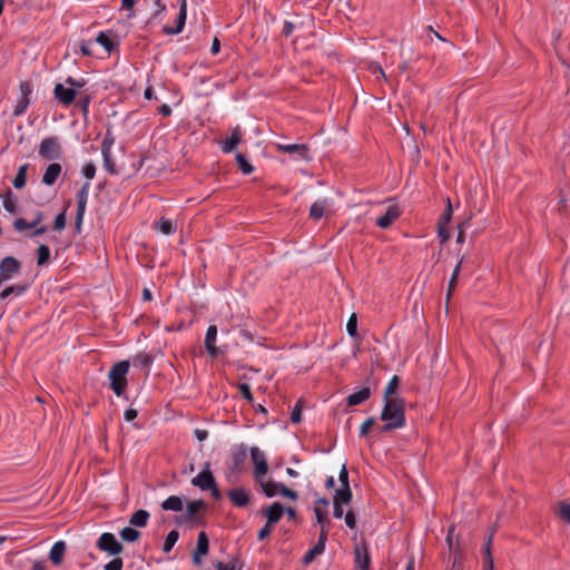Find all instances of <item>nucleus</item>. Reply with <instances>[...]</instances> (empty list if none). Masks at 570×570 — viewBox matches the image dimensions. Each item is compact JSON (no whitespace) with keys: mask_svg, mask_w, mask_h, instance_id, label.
Listing matches in <instances>:
<instances>
[{"mask_svg":"<svg viewBox=\"0 0 570 570\" xmlns=\"http://www.w3.org/2000/svg\"><path fill=\"white\" fill-rule=\"evenodd\" d=\"M462 561H463V551L458 548L454 551L451 570H462Z\"/></svg>","mask_w":570,"mask_h":570,"instance_id":"13d9d810","label":"nucleus"},{"mask_svg":"<svg viewBox=\"0 0 570 570\" xmlns=\"http://www.w3.org/2000/svg\"><path fill=\"white\" fill-rule=\"evenodd\" d=\"M3 207L7 212L14 214L17 212V205L13 200V194L9 189L3 199Z\"/></svg>","mask_w":570,"mask_h":570,"instance_id":"09e8293b","label":"nucleus"},{"mask_svg":"<svg viewBox=\"0 0 570 570\" xmlns=\"http://www.w3.org/2000/svg\"><path fill=\"white\" fill-rule=\"evenodd\" d=\"M355 567L358 570H370L371 557L368 553L367 542L362 538L360 544L354 547Z\"/></svg>","mask_w":570,"mask_h":570,"instance_id":"9d476101","label":"nucleus"},{"mask_svg":"<svg viewBox=\"0 0 570 570\" xmlns=\"http://www.w3.org/2000/svg\"><path fill=\"white\" fill-rule=\"evenodd\" d=\"M258 482L261 483L263 493L267 498L275 497L279 492V489H281V485H282L281 482H275V481L264 482L263 479H261V481H258Z\"/></svg>","mask_w":570,"mask_h":570,"instance_id":"7c9ffc66","label":"nucleus"},{"mask_svg":"<svg viewBox=\"0 0 570 570\" xmlns=\"http://www.w3.org/2000/svg\"><path fill=\"white\" fill-rule=\"evenodd\" d=\"M178 539L179 532L177 530L169 531L163 544V551L166 553L171 551Z\"/></svg>","mask_w":570,"mask_h":570,"instance_id":"a19ab883","label":"nucleus"},{"mask_svg":"<svg viewBox=\"0 0 570 570\" xmlns=\"http://www.w3.org/2000/svg\"><path fill=\"white\" fill-rule=\"evenodd\" d=\"M66 210H67V207L56 216V218L53 220V229L55 230L60 232V230L65 229L66 224H67Z\"/></svg>","mask_w":570,"mask_h":570,"instance_id":"603ef678","label":"nucleus"},{"mask_svg":"<svg viewBox=\"0 0 570 570\" xmlns=\"http://www.w3.org/2000/svg\"><path fill=\"white\" fill-rule=\"evenodd\" d=\"M53 96L65 107H69L76 101L77 91L69 86L66 88L62 83L58 82L53 89Z\"/></svg>","mask_w":570,"mask_h":570,"instance_id":"9b49d317","label":"nucleus"},{"mask_svg":"<svg viewBox=\"0 0 570 570\" xmlns=\"http://www.w3.org/2000/svg\"><path fill=\"white\" fill-rule=\"evenodd\" d=\"M94 42L99 43L101 47H104L108 53L114 51V49L116 47L114 40L109 37V35L107 32H104V31L98 33V36Z\"/></svg>","mask_w":570,"mask_h":570,"instance_id":"f704fd0d","label":"nucleus"},{"mask_svg":"<svg viewBox=\"0 0 570 570\" xmlns=\"http://www.w3.org/2000/svg\"><path fill=\"white\" fill-rule=\"evenodd\" d=\"M96 166L95 164L92 163H89V164H86L83 167H82V175L88 179H92L96 175Z\"/></svg>","mask_w":570,"mask_h":570,"instance_id":"69168bd1","label":"nucleus"},{"mask_svg":"<svg viewBox=\"0 0 570 570\" xmlns=\"http://www.w3.org/2000/svg\"><path fill=\"white\" fill-rule=\"evenodd\" d=\"M115 144V137L110 129H107L104 140L101 142V154L111 153V147Z\"/></svg>","mask_w":570,"mask_h":570,"instance_id":"c03bdc74","label":"nucleus"},{"mask_svg":"<svg viewBox=\"0 0 570 570\" xmlns=\"http://www.w3.org/2000/svg\"><path fill=\"white\" fill-rule=\"evenodd\" d=\"M122 564H124L122 559L115 558L111 561H109L108 563H106L104 569L105 570H122Z\"/></svg>","mask_w":570,"mask_h":570,"instance_id":"338daca9","label":"nucleus"},{"mask_svg":"<svg viewBox=\"0 0 570 570\" xmlns=\"http://www.w3.org/2000/svg\"><path fill=\"white\" fill-rule=\"evenodd\" d=\"M371 389L367 386L362 387L361 390L350 394L346 399L347 406H356L364 402H366L371 397Z\"/></svg>","mask_w":570,"mask_h":570,"instance_id":"6ab92c4d","label":"nucleus"},{"mask_svg":"<svg viewBox=\"0 0 570 570\" xmlns=\"http://www.w3.org/2000/svg\"><path fill=\"white\" fill-rule=\"evenodd\" d=\"M338 481L341 482V488L350 487L348 471L346 469V464L345 463L342 465V469L340 471Z\"/></svg>","mask_w":570,"mask_h":570,"instance_id":"0e129e2a","label":"nucleus"},{"mask_svg":"<svg viewBox=\"0 0 570 570\" xmlns=\"http://www.w3.org/2000/svg\"><path fill=\"white\" fill-rule=\"evenodd\" d=\"M314 513L321 528H331V520L327 518V510L321 507H314Z\"/></svg>","mask_w":570,"mask_h":570,"instance_id":"58836bf2","label":"nucleus"},{"mask_svg":"<svg viewBox=\"0 0 570 570\" xmlns=\"http://www.w3.org/2000/svg\"><path fill=\"white\" fill-rule=\"evenodd\" d=\"M187 18V2L186 0H181L179 4V12L177 19L175 21V26H164L163 32L165 35H178L183 31Z\"/></svg>","mask_w":570,"mask_h":570,"instance_id":"4468645a","label":"nucleus"},{"mask_svg":"<svg viewBox=\"0 0 570 570\" xmlns=\"http://www.w3.org/2000/svg\"><path fill=\"white\" fill-rule=\"evenodd\" d=\"M558 517L567 523H570V503L559 502Z\"/></svg>","mask_w":570,"mask_h":570,"instance_id":"de8ad7c7","label":"nucleus"},{"mask_svg":"<svg viewBox=\"0 0 570 570\" xmlns=\"http://www.w3.org/2000/svg\"><path fill=\"white\" fill-rule=\"evenodd\" d=\"M327 205V199L314 202L309 208V217L314 220H320L324 216Z\"/></svg>","mask_w":570,"mask_h":570,"instance_id":"b1692460","label":"nucleus"},{"mask_svg":"<svg viewBox=\"0 0 570 570\" xmlns=\"http://www.w3.org/2000/svg\"><path fill=\"white\" fill-rule=\"evenodd\" d=\"M452 215H453V208H452L451 199H450V197H446V206H445L444 213L442 214V216L440 217L438 223H444L445 225H448L452 219Z\"/></svg>","mask_w":570,"mask_h":570,"instance_id":"3c124183","label":"nucleus"},{"mask_svg":"<svg viewBox=\"0 0 570 570\" xmlns=\"http://www.w3.org/2000/svg\"><path fill=\"white\" fill-rule=\"evenodd\" d=\"M400 385V377L397 375H394L390 382L387 383L384 392V399H391L394 397L393 395L396 393Z\"/></svg>","mask_w":570,"mask_h":570,"instance_id":"37998d69","label":"nucleus"},{"mask_svg":"<svg viewBox=\"0 0 570 570\" xmlns=\"http://www.w3.org/2000/svg\"><path fill=\"white\" fill-rule=\"evenodd\" d=\"M215 476L210 471V463L206 462L204 469L191 479V484L194 487L199 488L202 491H208L209 488H214L215 485Z\"/></svg>","mask_w":570,"mask_h":570,"instance_id":"1a4fd4ad","label":"nucleus"},{"mask_svg":"<svg viewBox=\"0 0 570 570\" xmlns=\"http://www.w3.org/2000/svg\"><path fill=\"white\" fill-rule=\"evenodd\" d=\"M216 570H243L244 562L239 557H233L228 563H224L223 561H217L215 563Z\"/></svg>","mask_w":570,"mask_h":570,"instance_id":"c756f323","label":"nucleus"},{"mask_svg":"<svg viewBox=\"0 0 570 570\" xmlns=\"http://www.w3.org/2000/svg\"><path fill=\"white\" fill-rule=\"evenodd\" d=\"M276 148L278 151L285 153V154H294L297 156V158L303 160H311L312 157L309 156V147L306 144H277Z\"/></svg>","mask_w":570,"mask_h":570,"instance_id":"ddd939ff","label":"nucleus"},{"mask_svg":"<svg viewBox=\"0 0 570 570\" xmlns=\"http://www.w3.org/2000/svg\"><path fill=\"white\" fill-rule=\"evenodd\" d=\"M242 140V129L239 126L233 129L230 137L222 141V150L225 154L232 153Z\"/></svg>","mask_w":570,"mask_h":570,"instance_id":"aec40b11","label":"nucleus"},{"mask_svg":"<svg viewBox=\"0 0 570 570\" xmlns=\"http://www.w3.org/2000/svg\"><path fill=\"white\" fill-rule=\"evenodd\" d=\"M96 546L100 551L108 552L110 556L115 557L119 556L124 551L122 544L110 532L102 533Z\"/></svg>","mask_w":570,"mask_h":570,"instance_id":"39448f33","label":"nucleus"},{"mask_svg":"<svg viewBox=\"0 0 570 570\" xmlns=\"http://www.w3.org/2000/svg\"><path fill=\"white\" fill-rule=\"evenodd\" d=\"M402 212L397 205H391L386 208L384 215L376 219V225L380 228L386 229L401 216Z\"/></svg>","mask_w":570,"mask_h":570,"instance_id":"dca6fc26","label":"nucleus"},{"mask_svg":"<svg viewBox=\"0 0 570 570\" xmlns=\"http://www.w3.org/2000/svg\"><path fill=\"white\" fill-rule=\"evenodd\" d=\"M156 228L164 235H171L176 232V225L171 222V219L166 217H161L156 223Z\"/></svg>","mask_w":570,"mask_h":570,"instance_id":"c9c22d12","label":"nucleus"},{"mask_svg":"<svg viewBox=\"0 0 570 570\" xmlns=\"http://www.w3.org/2000/svg\"><path fill=\"white\" fill-rule=\"evenodd\" d=\"M217 326L209 325L205 335V348L212 358H217L224 353L223 348L216 346Z\"/></svg>","mask_w":570,"mask_h":570,"instance_id":"f8f14e48","label":"nucleus"},{"mask_svg":"<svg viewBox=\"0 0 570 570\" xmlns=\"http://www.w3.org/2000/svg\"><path fill=\"white\" fill-rule=\"evenodd\" d=\"M238 390H239V393L242 394V396L245 400H247L248 402L253 403L254 397H253V393H252L249 384L242 383V384L238 385Z\"/></svg>","mask_w":570,"mask_h":570,"instance_id":"052dcab7","label":"nucleus"},{"mask_svg":"<svg viewBox=\"0 0 570 570\" xmlns=\"http://www.w3.org/2000/svg\"><path fill=\"white\" fill-rule=\"evenodd\" d=\"M194 551L197 552V554H203L204 557L208 554L209 539L205 531H200L198 533L196 548Z\"/></svg>","mask_w":570,"mask_h":570,"instance_id":"cd10ccee","label":"nucleus"},{"mask_svg":"<svg viewBox=\"0 0 570 570\" xmlns=\"http://www.w3.org/2000/svg\"><path fill=\"white\" fill-rule=\"evenodd\" d=\"M353 493L351 487L340 488L336 490L333 501H337L341 504H348L352 501Z\"/></svg>","mask_w":570,"mask_h":570,"instance_id":"72a5a7b5","label":"nucleus"},{"mask_svg":"<svg viewBox=\"0 0 570 570\" xmlns=\"http://www.w3.org/2000/svg\"><path fill=\"white\" fill-rule=\"evenodd\" d=\"M230 502L237 508H245L250 503V493L245 488H234L227 493Z\"/></svg>","mask_w":570,"mask_h":570,"instance_id":"2eb2a0df","label":"nucleus"},{"mask_svg":"<svg viewBox=\"0 0 570 570\" xmlns=\"http://www.w3.org/2000/svg\"><path fill=\"white\" fill-rule=\"evenodd\" d=\"M302 411H303V401L298 400L294 405L291 413V421L294 424H297L302 421Z\"/></svg>","mask_w":570,"mask_h":570,"instance_id":"8fccbe9b","label":"nucleus"},{"mask_svg":"<svg viewBox=\"0 0 570 570\" xmlns=\"http://www.w3.org/2000/svg\"><path fill=\"white\" fill-rule=\"evenodd\" d=\"M453 532H454V527H450L449 531H448V535H446V543L449 546V552H450V556H454V551L459 548H460V544L459 542H454L453 541Z\"/></svg>","mask_w":570,"mask_h":570,"instance_id":"5fc2aeb1","label":"nucleus"},{"mask_svg":"<svg viewBox=\"0 0 570 570\" xmlns=\"http://www.w3.org/2000/svg\"><path fill=\"white\" fill-rule=\"evenodd\" d=\"M129 361H120L112 365L108 377L110 380V389L117 396H121L128 386L127 374L129 371Z\"/></svg>","mask_w":570,"mask_h":570,"instance_id":"f03ea898","label":"nucleus"},{"mask_svg":"<svg viewBox=\"0 0 570 570\" xmlns=\"http://www.w3.org/2000/svg\"><path fill=\"white\" fill-rule=\"evenodd\" d=\"M29 164L21 165L12 180V185L16 189H22L27 184V171Z\"/></svg>","mask_w":570,"mask_h":570,"instance_id":"c85d7f7f","label":"nucleus"},{"mask_svg":"<svg viewBox=\"0 0 570 570\" xmlns=\"http://www.w3.org/2000/svg\"><path fill=\"white\" fill-rule=\"evenodd\" d=\"M39 156L45 160H58L63 155V148L57 136L46 137L38 148Z\"/></svg>","mask_w":570,"mask_h":570,"instance_id":"7ed1b4c3","label":"nucleus"},{"mask_svg":"<svg viewBox=\"0 0 570 570\" xmlns=\"http://www.w3.org/2000/svg\"><path fill=\"white\" fill-rule=\"evenodd\" d=\"M438 236L440 238L441 244H444L450 239V232L448 225H445L444 223H438Z\"/></svg>","mask_w":570,"mask_h":570,"instance_id":"4d7b16f0","label":"nucleus"},{"mask_svg":"<svg viewBox=\"0 0 570 570\" xmlns=\"http://www.w3.org/2000/svg\"><path fill=\"white\" fill-rule=\"evenodd\" d=\"M250 459L254 464V479L261 481L268 472L265 454L257 446H253L250 448Z\"/></svg>","mask_w":570,"mask_h":570,"instance_id":"423d86ee","label":"nucleus"},{"mask_svg":"<svg viewBox=\"0 0 570 570\" xmlns=\"http://www.w3.org/2000/svg\"><path fill=\"white\" fill-rule=\"evenodd\" d=\"M384 402L381 420L384 422H393L403 428L406 423L404 400L402 397H391L384 399Z\"/></svg>","mask_w":570,"mask_h":570,"instance_id":"f257e3e1","label":"nucleus"},{"mask_svg":"<svg viewBox=\"0 0 570 570\" xmlns=\"http://www.w3.org/2000/svg\"><path fill=\"white\" fill-rule=\"evenodd\" d=\"M13 227H14V229H17L19 232H23V230L36 227V223L28 222L27 219L20 217L13 222Z\"/></svg>","mask_w":570,"mask_h":570,"instance_id":"864d4df0","label":"nucleus"},{"mask_svg":"<svg viewBox=\"0 0 570 570\" xmlns=\"http://www.w3.org/2000/svg\"><path fill=\"white\" fill-rule=\"evenodd\" d=\"M492 539L493 531L487 538L484 548H483V566L482 570H494L493 557H492Z\"/></svg>","mask_w":570,"mask_h":570,"instance_id":"412c9836","label":"nucleus"},{"mask_svg":"<svg viewBox=\"0 0 570 570\" xmlns=\"http://www.w3.org/2000/svg\"><path fill=\"white\" fill-rule=\"evenodd\" d=\"M30 105V98L20 96L17 100V104L13 109V116L19 117L22 116Z\"/></svg>","mask_w":570,"mask_h":570,"instance_id":"79ce46f5","label":"nucleus"},{"mask_svg":"<svg viewBox=\"0 0 570 570\" xmlns=\"http://www.w3.org/2000/svg\"><path fill=\"white\" fill-rule=\"evenodd\" d=\"M161 509L165 511L180 512L184 509L183 499L178 495H170L161 502Z\"/></svg>","mask_w":570,"mask_h":570,"instance_id":"5701e85b","label":"nucleus"},{"mask_svg":"<svg viewBox=\"0 0 570 570\" xmlns=\"http://www.w3.org/2000/svg\"><path fill=\"white\" fill-rule=\"evenodd\" d=\"M21 262L13 256H7L0 262V279L4 283L21 271Z\"/></svg>","mask_w":570,"mask_h":570,"instance_id":"0eeeda50","label":"nucleus"},{"mask_svg":"<svg viewBox=\"0 0 570 570\" xmlns=\"http://www.w3.org/2000/svg\"><path fill=\"white\" fill-rule=\"evenodd\" d=\"M154 357L147 353H138L132 358V364L136 367H141L148 370L153 364Z\"/></svg>","mask_w":570,"mask_h":570,"instance_id":"473e14b6","label":"nucleus"},{"mask_svg":"<svg viewBox=\"0 0 570 570\" xmlns=\"http://www.w3.org/2000/svg\"><path fill=\"white\" fill-rule=\"evenodd\" d=\"M28 288L27 284H16L6 287L2 292H0V299H7L11 294L22 295Z\"/></svg>","mask_w":570,"mask_h":570,"instance_id":"2f4dec72","label":"nucleus"},{"mask_svg":"<svg viewBox=\"0 0 570 570\" xmlns=\"http://www.w3.org/2000/svg\"><path fill=\"white\" fill-rule=\"evenodd\" d=\"M104 158V168L110 175H118V170L116 168V164L111 157V153L101 154Z\"/></svg>","mask_w":570,"mask_h":570,"instance_id":"a18cd8bd","label":"nucleus"},{"mask_svg":"<svg viewBox=\"0 0 570 570\" xmlns=\"http://www.w3.org/2000/svg\"><path fill=\"white\" fill-rule=\"evenodd\" d=\"M262 514L266 518V522L274 527L282 519L284 507L281 502H273L266 509L262 510Z\"/></svg>","mask_w":570,"mask_h":570,"instance_id":"f3484780","label":"nucleus"},{"mask_svg":"<svg viewBox=\"0 0 570 570\" xmlns=\"http://www.w3.org/2000/svg\"><path fill=\"white\" fill-rule=\"evenodd\" d=\"M91 98L89 96H82L77 101H75L76 107H78L85 116L89 112V105Z\"/></svg>","mask_w":570,"mask_h":570,"instance_id":"6e6d98bb","label":"nucleus"},{"mask_svg":"<svg viewBox=\"0 0 570 570\" xmlns=\"http://www.w3.org/2000/svg\"><path fill=\"white\" fill-rule=\"evenodd\" d=\"M36 258H37V265L38 266H46L50 263L51 258V252L49 246L45 244H40L39 247L36 249Z\"/></svg>","mask_w":570,"mask_h":570,"instance_id":"a878e982","label":"nucleus"},{"mask_svg":"<svg viewBox=\"0 0 570 570\" xmlns=\"http://www.w3.org/2000/svg\"><path fill=\"white\" fill-rule=\"evenodd\" d=\"M62 171V167L59 163H51L46 168L45 174L42 175V184L47 186H52L56 184L57 179L59 178L60 174Z\"/></svg>","mask_w":570,"mask_h":570,"instance_id":"a211bd4d","label":"nucleus"},{"mask_svg":"<svg viewBox=\"0 0 570 570\" xmlns=\"http://www.w3.org/2000/svg\"><path fill=\"white\" fill-rule=\"evenodd\" d=\"M94 45H95V42L91 40H81L79 48H80V52L82 53V56H92L94 55V51H92Z\"/></svg>","mask_w":570,"mask_h":570,"instance_id":"bf43d9fd","label":"nucleus"},{"mask_svg":"<svg viewBox=\"0 0 570 570\" xmlns=\"http://www.w3.org/2000/svg\"><path fill=\"white\" fill-rule=\"evenodd\" d=\"M232 465L229 470L232 473H240L244 471V465L247 459V446L245 444H237L232 446Z\"/></svg>","mask_w":570,"mask_h":570,"instance_id":"6e6552de","label":"nucleus"},{"mask_svg":"<svg viewBox=\"0 0 570 570\" xmlns=\"http://www.w3.org/2000/svg\"><path fill=\"white\" fill-rule=\"evenodd\" d=\"M19 89H20V96L29 98L30 95L32 94V86H31L30 81H28V80L21 81L19 85Z\"/></svg>","mask_w":570,"mask_h":570,"instance_id":"774afa93","label":"nucleus"},{"mask_svg":"<svg viewBox=\"0 0 570 570\" xmlns=\"http://www.w3.org/2000/svg\"><path fill=\"white\" fill-rule=\"evenodd\" d=\"M66 548L67 546L65 541H57L52 546L49 552V559L53 564L59 566L62 562Z\"/></svg>","mask_w":570,"mask_h":570,"instance_id":"4be33fe9","label":"nucleus"},{"mask_svg":"<svg viewBox=\"0 0 570 570\" xmlns=\"http://www.w3.org/2000/svg\"><path fill=\"white\" fill-rule=\"evenodd\" d=\"M324 550L325 547L315 543V546L304 554L302 560L303 563L305 566L312 563L317 556H321L324 552Z\"/></svg>","mask_w":570,"mask_h":570,"instance_id":"4c0bfd02","label":"nucleus"},{"mask_svg":"<svg viewBox=\"0 0 570 570\" xmlns=\"http://www.w3.org/2000/svg\"><path fill=\"white\" fill-rule=\"evenodd\" d=\"M281 495L291 499L293 501H296L298 499V493L289 488H287L285 484L282 483L279 492Z\"/></svg>","mask_w":570,"mask_h":570,"instance_id":"680f3d73","label":"nucleus"},{"mask_svg":"<svg viewBox=\"0 0 570 570\" xmlns=\"http://www.w3.org/2000/svg\"><path fill=\"white\" fill-rule=\"evenodd\" d=\"M120 537L126 542H135L139 539L140 532L131 527H125L120 531Z\"/></svg>","mask_w":570,"mask_h":570,"instance_id":"ea45409f","label":"nucleus"},{"mask_svg":"<svg viewBox=\"0 0 570 570\" xmlns=\"http://www.w3.org/2000/svg\"><path fill=\"white\" fill-rule=\"evenodd\" d=\"M208 510V504L199 499L188 501L186 505V518L190 520V525H202L206 524L205 518Z\"/></svg>","mask_w":570,"mask_h":570,"instance_id":"20e7f679","label":"nucleus"},{"mask_svg":"<svg viewBox=\"0 0 570 570\" xmlns=\"http://www.w3.org/2000/svg\"><path fill=\"white\" fill-rule=\"evenodd\" d=\"M90 183L86 181L77 191V210L86 212Z\"/></svg>","mask_w":570,"mask_h":570,"instance_id":"393cba45","label":"nucleus"},{"mask_svg":"<svg viewBox=\"0 0 570 570\" xmlns=\"http://www.w3.org/2000/svg\"><path fill=\"white\" fill-rule=\"evenodd\" d=\"M375 424V417L371 416L366 419L360 428V435L366 436L368 434V430Z\"/></svg>","mask_w":570,"mask_h":570,"instance_id":"e2e57ef3","label":"nucleus"},{"mask_svg":"<svg viewBox=\"0 0 570 570\" xmlns=\"http://www.w3.org/2000/svg\"><path fill=\"white\" fill-rule=\"evenodd\" d=\"M346 331L351 337H357V316L355 313H353L346 324Z\"/></svg>","mask_w":570,"mask_h":570,"instance_id":"49530a36","label":"nucleus"},{"mask_svg":"<svg viewBox=\"0 0 570 570\" xmlns=\"http://www.w3.org/2000/svg\"><path fill=\"white\" fill-rule=\"evenodd\" d=\"M236 163L239 168V170L244 175H249L254 171V166L247 160L246 156L242 153L236 154Z\"/></svg>","mask_w":570,"mask_h":570,"instance_id":"e433bc0d","label":"nucleus"},{"mask_svg":"<svg viewBox=\"0 0 570 570\" xmlns=\"http://www.w3.org/2000/svg\"><path fill=\"white\" fill-rule=\"evenodd\" d=\"M149 519V512L142 509L134 512L129 519V523L134 527L142 528L147 524Z\"/></svg>","mask_w":570,"mask_h":570,"instance_id":"bb28decb","label":"nucleus"}]
</instances>
